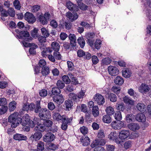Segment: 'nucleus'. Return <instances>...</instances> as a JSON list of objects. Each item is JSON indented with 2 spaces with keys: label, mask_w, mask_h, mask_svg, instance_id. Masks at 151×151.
Segmentation results:
<instances>
[{
  "label": "nucleus",
  "mask_w": 151,
  "mask_h": 151,
  "mask_svg": "<svg viewBox=\"0 0 151 151\" xmlns=\"http://www.w3.org/2000/svg\"><path fill=\"white\" fill-rule=\"evenodd\" d=\"M65 104L67 109L71 108L73 106V103L71 100H68L65 101Z\"/></svg>",
  "instance_id": "obj_56"
},
{
  "label": "nucleus",
  "mask_w": 151,
  "mask_h": 151,
  "mask_svg": "<svg viewBox=\"0 0 151 151\" xmlns=\"http://www.w3.org/2000/svg\"><path fill=\"white\" fill-rule=\"evenodd\" d=\"M24 18L29 23L32 24L36 21L35 17L31 13L26 12L24 15Z\"/></svg>",
  "instance_id": "obj_7"
},
{
  "label": "nucleus",
  "mask_w": 151,
  "mask_h": 151,
  "mask_svg": "<svg viewBox=\"0 0 151 151\" xmlns=\"http://www.w3.org/2000/svg\"><path fill=\"white\" fill-rule=\"evenodd\" d=\"M50 73L49 68L47 66H45L42 68L41 73L42 76H46Z\"/></svg>",
  "instance_id": "obj_33"
},
{
  "label": "nucleus",
  "mask_w": 151,
  "mask_h": 151,
  "mask_svg": "<svg viewBox=\"0 0 151 151\" xmlns=\"http://www.w3.org/2000/svg\"><path fill=\"white\" fill-rule=\"evenodd\" d=\"M134 115L132 114H129L126 115V120L128 122L130 123L134 120Z\"/></svg>",
  "instance_id": "obj_43"
},
{
  "label": "nucleus",
  "mask_w": 151,
  "mask_h": 151,
  "mask_svg": "<svg viewBox=\"0 0 151 151\" xmlns=\"http://www.w3.org/2000/svg\"><path fill=\"white\" fill-rule=\"evenodd\" d=\"M62 80L66 84H69L70 82L69 77L67 75H65L62 77Z\"/></svg>",
  "instance_id": "obj_54"
},
{
  "label": "nucleus",
  "mask_w": 151,
  "mask_h": 151,
  "mask_svg": "<svg viewBox=\"0 0 151 151\" xmlns=\"http://www.w3.org/2000/svg\"><path fill=\"white\" fill-rule=\"evenodd\" d=\"M79 8L82 10H86L87 9L88 6L85 4L81 3V2L79 3H78Z\"/></svg>",
  "instance_id": "obj_57"
},
{
  "label": "nucleus",
  "mask_w": 151,
  "mask_h": 151,
  "mask_svg": "<svg viewBox=\"0 0 151 151\" xmlns=\"http://www.w3.org/2000/svg\"><path fill=\"white\" fill-rule=\"evenodd\" d=\"M139 90L140 92L143 93H146L148 92L150 88L149 86L145 83H142L139 88Z\"/></svg>",
  "instance_id": "obj_17"
},
{
  "label": "nucleus",
  "mask_w": 151,
  "mask_h": 151,
  "mask_svg": "<svg viewBox=\"0 0 151 151\" xmlns=\"http://www.w3.org/2000/svg\"><path fill=\"white\" fill-rule=\"evenodd\" d=\"M53 56L55 59L57 60H60L61 59L62 56L58 51L54 52L53 53Z\"/></svg>",
  "instance_id": "obj_58"
},
{
  "label": "nucleus",
  "mask_w": 151,
  "mask_h": 151,
  "mask_svg": "<svg viewBox=\"0 0 151 151\" xmlns=\"http://www.w3.org/2000/svg\"><path fill=\"white\" fill-rule=\"evenodd\" d=\"M18 113H14L11 114L9 117L8 121L11 123V126L12 128L16 127L17 125L21 122L22 118L18 117Z\"/></svg>",
  "instance_id": "obj_1"
},
{
  "label": "nucleus",
  "mask_w": 151,
  "mask_h": 151,
  "mask_svg": "<svg viewBox=\"0 0 151 151\" xmlns=\"http://www.w3.org/2000/svg\"><path fill=\"white\" fill-rule=\"evenodd\" d=\"M77 54L79 58L83 57L85 55V52L82 50H79L77 51Z\"/></svg>",
  "instance_id": "obj_63"
},
{
  "label": "nucleus",
  "mask_w": 151,
  "mask_h": 151,
  "mask_svg": "<svg viewBox=\"0 0 151 151\" xmlns=\"http://www.w3.org/2000/svg\"><path fill=\"white\" fill-rule=\"evenodd\" d=\"M35 122H36V123H35V124H37V125L36 126L35 128V131H39L41 132H43L44 131L45 129V126L43 124H39V123L37 122H36V120L35 121Z\"/></svg>",
  "instance_id": "obj_23"
},
{
  "label": "nucleus",
  "mask_w": 151,
  "mask_h": 151,
  "mask_svg": "<svg viewBox=\"0 0 151 151\" xmlns=\"http://www.w3.org/2000/svg\"><path fill=\"white\" fill-rule=\"evenodd\" d=\"M69 38L70 40L71 45L72 47H75L76 45V37L73 34H70L69 35Z\"/></svg>",
  "instance_id": "obj_24"
},
{
  "label": "nucleus",
  "mask_w": 151,
  "mask_h": 151,
  "mask_svg": "<svg viewBox=\"0 0 151 151\" xmlns=\"http://www.w3.org/2000/svg\"><path fill=\"white\" fill-rule=\"evenodd\" d=\"M108 137L111 140L114 141L117 144H121V141L119 137V134L115 132H111L109 135Z\"/></svg>",
  "instance_id": "obj_6"
},
{
  "label": "nucleus",
  "mask_w": 151,
  "mask_h": 151,
  "mask_svg": "<svg viewBox=\"0 0 151 151\" xmlns=\"http://www.w3.org/2000/svg\"><path fill=\"white\" fill-rule=\"evenodd\" d=\"M73 120V118L70 117L68 118L65 119V120H63L62 122V124L61 126V129L64 130H65L67 129L68 127V124L70 125Z\"/></svg>",
  "instance_id": "obj_9"
},
{
  "label": "nucleus",
  "mask_w": 151,
  "mask_h": 151,
  "mask_svg": "<svg viewBox=\"0 0 151 151\" xmlns=\"http://www.w3.org/2000/svg\"><path fill=\"white\" fill-rule=\"evenodd\" d=\"M39 116L41 120H45L50 118V111L46 108L40 109L39 111Z\"/></svg>",
  "instance_id": "obj_3"
},
{
  "label": "nucleus",
  "mask_w": 151,
  "mask_h": 151,
  "mask_svg": "<svg viewBox=\"0 0 151 151\" xmlns=\"http://www.w3.org/2000/svg\"><path fill=\"white\" fill-rule=\"evenodd\" d=\"M112 91L116 94H119L120 91V88L119 87L113 86L111 89Z\"/></svg>",
  "instance_id": "obj_60"
},
{
  "label": "nucleus",
  "mask_w": 151,
  "mask_h": 151,
  "mask_svg": "<svg viewBox=\"0 0 151 151\" xmlns=\"http://www.w3.org/2000/svg\"><path fill=\"white\" fill-rule=\"evenodd\" d=\"M101 42L100 40H96L94 44L95 48L97 50L99 49L101 46Z\"/></svg>",
  "instance_id": "obj_62"
},
{
  "label": "nucleus",
  "mask_w": 151,
  "mask_h": 151,
  "mask_svg": "<svg viewBox=\"0 0 151 151\" xmlns=\"http://www.w3.org/2000/svg\"><path fill=\"white\" fill-rule=\"evenodd\" d=\"M13 4L15 8L19 10L21 7L20 4L18 0H15L13 2Z\"/></svg>",
  "instance_id": "obj_53"
},
{
  "label": "nucleus",
  "mask_w": 151,
  "mask_h": 151,
  "mask_svg": "<svg viewBox=\"0 0 151 151\" xmlns=\"http://www.w3.org/2000/svg\"><path fill=\"white\" fill-rule=\"evenodd\" d=\"M109 74L112 76H116L119 73V70L115 67L110 66L108 68Z\"/></svg>",
  "instance_id": "obj_14"
},
{
  "label": "nucleus",
  "mask_w": 151,
  "mask_h": 151,
  "mask_svg": "<svg viewBox=\"0 0 151 151\" xmlns=\"http://www.w3.org/2000/svg\"><path fill=\"white\" fill-rule=\"evenodd\" d=\"M115 119L120 121L122 119L121 113L120 111H117L116 112L114 116Z\"/></svg>",
  "instance_id": "obj_46"
},
{
  "label": "nucleus",
  "mask_w": 151,
  "mask_h": 151,
  "mask_svg": "<svg viewBox=\"0 0 151 151\" xmlns=\"http://www.w3.org/2000/svg\"><path fill=\"white\" fill-rule=\"evenodd\" d=\"M44 149V143L42 141L38 142L37 145V149L38 151H42Z\"/></svg>",
  "instance_id": "obj_35"
},
{
  "label": "nucleus",
  "mask_w": 151,
  "mask_h": 151,
  "mask_svg": "<svg viewBox=\"0 0 151 151\" xmlns=\"http://www.w3.org/2000/svg\"><path fill=\"white\" fill-rule=\"evenodd\" d=\"M1 19L4 20L3 19V17H6L9 15L8 12L5 9H4L2 7V9L1 11Z\"/></svg>",
  "instance_id": "obj_52"
},
{
  "label": "nucleus",
  "mask_w": 151,
  "mask_h": 151,
  "mask_svg": "<svg viewBox=\"0 0 151 151\" xmlns=\"http://www.w3.org/2000/svg\"><path fill=\"white\" fill-rule=\"evenodd\" d=\"M37 37L39 42L43 43L46 42V37L41 35H39Z\"/></svg>",
  "instance_id": "obj_59"
},
{
  "label": "nucleus",
  "mask_w": 151,
  "mask_h": 151,
  "mask_svg": "<svg viewBox=\"0 0 151 151\" xmlns=\"http://www.w3.org/2000/svg\"><path fill=\"white\" fill-rule=\"evenodd\" d=\"M41 48L42 50V55L43 57H46L48 53H50L51 52V51L50 50V49L49 47L46 48V47L44 46V47H42Z\"/></svg>",
  "instance_id": "obj_29"
},
{
  "label": "nucleus",
  "mask_w": 151,
  "mask_h": 151,
  "mask_svg": "<svg viewBox=\"0 0 151 151\" xmlns=\"http://www.w3.org/2000/svg\"><path fill=\"white\" fill-rule=\"evenodd\" d=\"M106 111L107 114L110 115H113L114 112V108L110 106L107 107Z\"/></svg>",
  "instance_id": "obj_45"
},
{
  "label": "nucleus",
  "mask_w": 151,
  "mask_h": 151,
  "mask_svg": "<svg viewBox=\"0 0 151 151\" xmlns=\"http://www.w3.org/2000/svg\"><path fill=\"white\" fill-rule=\"evenodd\" d=\"M108 98L112 102H115L117 100L116 95L113 93H110L109 94Z\"/></svg>",
  "instance_id": "obj_40"
},
{
  "label": "nucleus",
  "mask_w": 151,
  "mask_h": 151,
  "mask_svg": "<svg viewBox=\"0 0 151 151\" xmlns=\"http://www.w3.org/2000/svg\"><path fill=\"white\" fill-rule=\"evenodd\" d=\"M67 64L68 67V69L69 70L72 71L74 69V65L73 63L70 61H68L67 62Z\"/></svg>",
  "instance_id": "obj_64"
},
{
  "label": "nucleus",
  "mask_w": 151,
  "mask_h": 151,
  "mask_svg": "<svg viewBox=\"0 0 151 151\" xmlns=\"http://www.w3.org/2000/svg\"><path fill=\"white\" fill-rule=\"evenodd\" d=\"M43 123L45 127H50L52 125L53 122L50 120L46 119L45 120H44Z\"/></svg>",
  "instance_id": "obj_47"
},
{
  "label": "nucleus",
  "mask_w": 151,
  "mask_h": 151,
  "mask_svg": "<svg viewBox=\"0 0 151 151\" xmlns=\"http://www.w3.org/2000/svg\"><path fill=\"white\" fill-rule=\"evenodd\" d=\"M38 29L36 28H34L31 31V36L33 37L36 38L38 37Z\"/></svg>",
  "instance_id": "obj_50"
},
{
  "label": "nucleus",
  "mask_w": 151,
  "mask_h": 151,
  "mask_svg": "<svg viewBox=\"0 0 151 151\" xmlns=\"http://www.w3.org/2000/svg\"><path fill=\"white\" fill-rule=\"evenodd\" d=\"M94 100L99 105L103 104L105 102V99L104 96L99 94H97L94 97Z\"/></svg>",
  "instance_id": "obj_8"
},
{
  "label": "nucleus",
  "mask_w": 151,
  "mask_h": 151,
  "mask_svg": "<svg viewBox=\"0 0 151 151\" xmlns=\"http://www.w3.org/2000/svg\"><path fill=\"white\" fill-rule=\"evenodd\" d=\"M136 107L139 111L142 112L144 111L145 108V105L142 103H138L137 104Z\"/></svg>",
  "instance_id": "obj_38"
},
{
  "label": "nucleus",
  "mask_w": 151,
  "mask_h": 151,
  "mask_svg": "<svg viewBox=\"0 0 151 151\" xmlns=\"http://www.w3.org/2000/svg\"><path fill=\"white\" fill-rule=\"evenodd\" d=\"M14 138L17 140H26L27 139V137L22 134H16L14 135Z\"/></svg>",
  "instance_id": "obj_27"
},
{
  "label": "nucleus",
  "mask_w": 151,
  "mask_h": 151,
  "mask_svg": "<svg viewBox=\"0 0 151 151\" xmlns=\"http://www.w3.org/2000/svg\"><path fill=\"white\" fill-rule=\"evenodd\" d=\"M50 17V15L48 12H46L44 15H40L38 16V20L43 25L46 24L47 23L48 20Z\"/></svg>",
  "instance_id": "obj_5"
},
{
  "label": "nucleus",
  "mask_w": 151,
  "mask_h": 151,
  "mask_svg": "<svg viewBox=\"0 0 151 151\" xmlns=\"http://www.w3.org/2000/svg\"><path fill=\"white\" fill-rule=\"evenodd\" d=\"M129 134V132L128 130L121 131L119 134V138L121 139H124L127 138Z\"/></svg>",
  "instance_id": "obj_20"
},
{
  "label": "nucleus",
  "mask_w": 151,
  "mask_h": 151,
  "mask_svg": "<svg viewBox=\"0 0 151 151\" xmlns=\"http://www.w3.org/2000/svg\"><path fill=\"white\" fill-rule=\"evenodd\" d=\"M7 103L6 99L5 98H0V106H5Z\"/></svg>",
  "instance_id": "obj_55"
},
{
  "label": "nucleus",
  "mask_w": 151,
  "mask_h": 151,
  "mask_svg": "<svg viewBox=\"0 0 151 151\" xmlns=\"http://www.w3.org/2000/svg\"><path fill=\"white\" fill-rule=\"evenodd\" d=\"M54 135L51 133L46 134L43 137L44 141L46 142H51L54 139Z\"/></svg>",
  "instance_id": "obj_16"
},
{
  "label": "nucleus",
  "mask_w": 151,
  "mask_h": 151,
  "mask_svg": "<svg viewBox=\"0 0 151 151\" xmlns=\"http://www.w3.org/2000/svg\"><path fill=\"white\" fill-rule=\"evenodd\" d=\"M128 127L131 130L135 131L139 129L140 127L139 125L137 123H132L129 124L128 125Z\"/></svg>",
  "instance_id": "obj_28"
},
{
  "label": "nucleus",
  "mask_w": 151,
  "mask_h": 151,
  "mask_svg": "<svg viewBox=\"0 0 151 151\" xmlns=\"http://www.w3.org/2000/svg\"><path fill=\"white\" fill-rule=\"evenodd\" d=\"M114 82L116 85H121L124 83L123 78L120 76H117L114 80Z\"/></svg>",
  "instance_id": "obj_32"
},
{
  "label": "nucleus",
  "mask_w": 151,
  "mask_h": 151,
  "mask_svg": "<svg viewBox=\"0 0 151 151\" xmlns=\"http://www.w3.org/2000/svg\"><path fill=\"white\" fill-rule=\"evenodd\" d=\"M80 142L84 146H87L89 145L90 142V138L84 135L80 139Z\"/></svg>",
  "instance_id": "obj_19"
},
{
  "label": "nucleus",
  "mask_w": 151,
  "mask_h": 151,
  "mask_svg": "<svg viewBox=\"0 0 151 151\" xmlns=\"http://www.w3.org/2000/svg\"><path fill=\"white\" fill-rule=\"evenodd\" d=\"M42 136V135L41 132H35L34 134L31 135L29 139L32 142L37 141L39 140Z\"/></svg>",
  "instance_id": "obj_15"
},
{
  "label": "nucleus",
  "mask_w": 151,
  "mask_h": 151,
  "mask_svg": "<svg viewBox=\"0 0 151 151\" xmlns=\"http://www.w3.org/2000/svg\"><path fill=\"white\" fill-rule=\"evenodd\" d=\"M128 93L130 96H133L134 99H135L137 98V95L132 88H130L128 90Z\"/></svg>",
  "instance_id": "obj_48"
},
{
  "label": "nucleus",
  "mask_w": 151,
  "mask_h": 151,
  "mask_svg": "<svg viewBox=\"0 0 151 151\" xmlns=\"http://www.w3.org/2000/svg\"><path fill=\"white\" fill-rule=\"evenodd\" d=\"M29 109L31 111L34 110L35 112L37 113L39 110L41 109V107L40 106V102H37L36 104V106L34 104H30L28 105Z\"/></svg>",
  "instance_id": "obj_10"
},
{
  "label": "nucleus",
  "mask_w": 151,
  "mask_h": 151,
  "mask_svg": "<svg viewBox=\"0 0 151 151\" xmlns=\"http://www.w3.org/2000/svg\"><path fill=\"white\" fill-rule=\"evenodd\" d=\"M110 115L109 114L104 115L103 117L102 120L104 122L109 123L111 121V119Z\"/></svg>",
  "instance_id": "obj_36"
},
{
  "label": "nucleus",
  "mask_w": 151,
  "mask_h": 151,
  "mask_svg": "<svg viewBox=\"0 0 151 151\" xmlns=\"http://www.w3.org/2000/svg\"><path fill=\"white\" fill-rule=\"evenodd\" d=\"M135 119L139 122H144L145 121L146 118L144 114L139 113L136 115Z\"/></svg>",
  "instance_id": "obj_25"
},
{
  "label": "nucleus",
  "mask_w": 151,
  "mask_h": 151,
  "mask_svg": "<svg viewBox=\"0 0 151 151\" xmlns=\"http://www.w3.org/2000/svg\"><path fill=\"white\" fill-rule=\"evenodd\" d=\"M30 47L29 49V52L31 54H35L36 53L35 49L38 47L37 45L34 43H31Z\"/></svg>",
  "instance_id": "obj_31"
},
{
  "label": "nucleus",
  "mask_w": 151,
  "mask_h": 151,
  "mask_svg": "<svg viewBox=\"0 0 151 151\" xmlns=\"http://www.w3.org/2000/svg\"><path fill=\"white\" fill-rule=\"evenodd\" d=\"M34 121H32L30 120L29 115L27 114H25L24 116L20 122H19L23 126H26V125H29L31 128L34 127L35 126V121L38 120L39 119L37 118H34Z\"/></svg>",
  "instance_id": "obj_2"
},
{
  "label": "nucleus",
  "mask_w": 151,
  "mask_h": 151,
  "mask_svg": "<svg viewBox=\"0 0 151 151\" xmlns=\"http://www.w3.org/2000/svg\"><path fill=\"white\" fill-rule=\"evenodd\" d=\"M52 48L55 51H58L60 49V46L58 42H54L51 45Z\"/></svg>",
  "instance_id": "obj_34"
},
{
  "label": "nucleus",
  "mask_w": 151,
  "mask_h": 151,
  "mask_svg": "<svg viewBox=\"0 0 151 151\" xmlns=\"http://www.w3.org/2000/svg\"><path fill=\"white\" fill-rule=\"evenodd\" d=\"M66 6L71 11H77L78 10V6L70 1L67 3Z\"/></svg>",
  "instance_id": "obj_22"
},
{
  "label": "nucleus",
  "mask_w": 151,
  "mask_h": 151,
  "mask_svg": "<svg viewBox=\"0 0 151 151\" xmlns=\"http://www.w3.org/2000/svg\"><path fill=\"white\" fill-rule=\"evenodd\" d=\"M111 62V60L109 58H106L103 59L101 64L103 65H106L109 64Z\"/></svg>",
  "instance_id": "obj_37"
},
{
  "label": "nucleus",
  "mask_w": 151,
  "mask_h": 151,
  "mask_svg": "<svg viewBox=\"0 0 151 151\" xmlns=\"http://www.w3.org/2000/svg\"><path fill=\"white\" fill-rule=\"evenodd\" d=\"M8 14L11 17H14L15 14L14 10L12 8H10L8 9Z\"/></svg>",
  "instance_id": "obj_61"
},
{
  "label": "nucleus",
  "mask_w": 151,
  "mask_h": 151,
  "mask_svg": "<svg viewBox=\"0 0 151 151\" xmlns=\"http://www.w3.org/2000/svg\"><path fill=\"white\" fill-rule=\"evenodd\" d=\"M85 95V92L81 90L77 94L73 93H71L69 94V96L72 100L77 102L80 101V99H83Z\"/></svg>",
  "instance_id": "obj_4"
},
{
  "label": "nucleus",
  "mask_w": 151,
  "mask_h": 151,
  "mask_svg": "<svg viewBox=\"0 0 151 151\" xmlns=\"http://www.w3.org/2000/svg\"><path fill=\"white\" fill-rule=\"evenodd\" d=\"M42 35L46 37H48L50 35V33L47 30L45 27H43L41 29Z\"/></svg>",
  "instance_id": "obj_44"
},
{
  "label": "nucleus",
  "mask_w": 151,
  "mask_h": 151,
  "mask_svg": "<svg viewBox=\"0 0 151 151\" xmlns=\"http://www.w3.org/2000/svg\"><path fill=\"white\" fill-rule=\"evenodd\" d=\"M53 116L54 119L58 122L65 120L68 118L66 115H63L61 116L60 113L57 112L53 114Z\"/></svg>",
  "instance_id": "obj_11"
},
{
  "label": "nucleus",
  "mask_w": 151,
  "mask_h": 151,
  "mask_svg": "<svg viewBox=\"0 0 151 151\" xmlns=\"http://www.w3.org/2000/svg\"><path fill=\"white\" fill-rule=\"evenodd\" d=\"M56 85L57 87L59 89H62L64 88L65 86L64 83L61 80H58L56 83Z\"/></svg>",
  "instance_id": "obj_51"
},
{
  "label": "nucleus",
  "mask_w": 151,
  "mask_h": 151,
  "mask_svg": "<svg viewBox=\"0 0 151 151\" xmlns=\"http://www.w3.org/2000/svg\"><path fill=\"white\" fill-rule=\"evenodd\" d=\"M81 48H83L85 46V42L83 37H79L77 40Z\"/></svg>",
  "instance_id": "obj_39"
},
{
  "label": "nucleus",
  "mask_w": 151,
  "mask_h": 151,
  "mask_svg": "<svg viewBox=\"0 0 151 151\" xmlns=\"http://www.w3.org/2000/svg\"><path fill=\"white\" fill-rule=\"evenodd\" d=\"M16 103L14 101H13L11 102L9 104V109L11 111H13L16 108Z\"/></svg>",
  "instance_id": "obj_49"
},
{
  "label": "nucleus",
  "mask_w": 151,
  "mask_h": 151,
  "mask_svg": "<svg viewBox=\"0 0 151 151\" xmlns=\"http://www.w3.org/2000/svg\"><path fill=\"white\" fill-rule=\"evenodd\" d=\"M123 76L126 78H129L132 75V72L128 68H124L122 70Z\"/></svg>",
  "instance_id": "obj_26"
},
{
  "label": "nucleus",
  "mask_w": 151,
  "mask_h": 151,
  "mask_svg": "<svg viewBox=\"0 0 151 151\" xmlns=\"http://www.w3.org/2000/svg\"><path fill=\"white\" fill-rule=\"evenodd\" d=\"M123 122L121 121H114L111 123V127L115 129H119L123 127Z\"/></svg>",
  "instance_id": "obj_12"
},
{
  "label": "nucleus",
  "mask_w": 151,
  "mask_h": 151,
  "mask_svg": "<svg viewBox=\"0 0 151 151\" xmlns=\"http://www.w3.org/2000/svg\"><path fill=\"white\" fill-rule=\"evenodd\" d=\"M66 16L71 22H73L76 20L78 17L77 13L75 12H68L66 14Z\"/></svg>",
  "instance_id": "obj_13"
},
{
  "label": "nucleus",
  "mask_w": 151,
  "mask_h": 151,
  "mask_svg": "<svg viewBox=\"0 0 151 151\" xmlns=\"http://www.w3.org/2000/svg\"><path fill=\"white\" fill-rule=\"evenodd\" d=\"M53 101L58 104L62 103L64 100V98L62 94L57 96H54L53 97Z\"/></svg>",
  "instance_id": "obj_18"
},
{
  "label": "nucleus",
  "mask_w": 151,
  "mask_h": 151,
  "mask_svg": "<svg viewBox=\"0 0 151 151\" xmlns=\"http://www.w3.org/2000/svg\"><path fill=\"white\" fill-rule=\"evenodd\" d=\"M20 35L21 37H25L24 40L27 42H29L32 39L31 37H29V34L27 31H21L20 32Z\"/></svg>",
  "instance_id": "obj_21"
},
{
  "label": "nucleus",
  "mask_w": 151,
  "mask_h": 151,
  "mask_svg": "<svg viewBox=\"0 0 151 151\" xmlns=\"http://www.w3.org/2000/svg\"><path fill=\"white\" fill-rule=\"evenodd\" d=\"M51 91L52 94L55 95H58L61 93L60 89L57 87L52 88Z\"/></svg>",
  "instance_id": "obj_42"
},
{
  "label": "nucleus",
  "mask_w": 151,
  "mask_h": 151,
  "mask_svg": "<svg viewBox=\"0 0 151 151\" xmlns=\"http://www.w3.org/2000/svg\"><path fill=\"white\" fill-rule=\"evenodd\" d=\"M92 112L94 116H97L99 115V112L98 106H95L93 107Z\"/></svg>",
  "instance_id": "obj_41"
},
{
  "label": "nucleus",
  "mask_w": 151,
  "mask_h": 151,
  "mask_svg": "<svg viewBox=\"0 0 151 151\" xmlns=\"http://www.w3.org/2000/svg\"><path fill=\"white\" fill-rule=\"evenodd\" d=\"M123 101L125 103L128 105H132L134 104V101L128 96L124 97L123 98Z\"/></svg>",
  "instance_id": "obj_30"
}]
</instances>
